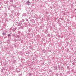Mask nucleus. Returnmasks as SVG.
Returning <instances> with one entry per match:
<instances>
[{
    "label": "nucleus",
    "instance_id": "nucleus-1",
    "mask_svg": "<svg viewBox=\"0 0 76 76\" xmlns=\"http://www.w3.org/2000/svg\"><path fill=\"white\" fill-rule=\"evenodd\" d=\"M27 4H28V5H30V4L31 3H30V2H29V1H28L26 3Z\"/></svg>",
    "mask_w": 76,
    "mask_h": 76
},
{
    "label": "nucleus",
    "instance_id": "nucleus-2",
    "mask_svg": "<svg viewBox=\"0 0 76 76\" xmlns=\"http://www.w3.org/2000/svg\"><path fill=\"white\" fill-rule=\"evenodd\" d=\"M8 37H10V34H8Z\"/></svg>",
    "mask_w": 76,
    "mask_h": 76
}]
</instances>
